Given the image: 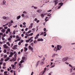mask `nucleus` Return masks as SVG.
Masks as SVG:
<instances>
[{"instance_id": "28", "label": "nucleus", "mask_w": 75, "mask_h": 75, "mask_svg": "<svg viewBox=\"0 0 75 75\" xmlns=\"http://www.w3.org/2000/svg\"><path fill=\"white\" fill-rule=\"evenodd\" d=\"M62 61L63 62H64V61H66V60H65V59L64 58H63L62 60Z\"/></svg>"}, {"instance_id": "34", "label": "nucleus", "mask_w": 75, "mask_h": 75, "mask_svg": "<svg viewBox=\"0 0 75 75\" xmlns=\"http://www.w3.org/2000/svg\"><path fill=\"white\" fill-rule=\"evenodd\" d=\"M70 72H72V68H71L70 69Z\"/></svg>"}, {"instance_id": "35", "label": "nucleus", "mask_w": 75, "mask_h": 75, "mask_svg": "<svg viewBox=\"0 0 75 75\" xmlns=\"http://www.w3.org/2000/svg\"><path fill=\"white\" fill-rule=\"evenodd\" d=\"M24 42V40H21L20 42H21V43H23Z\"/></svg>"}, {"instance_id": "22", "label": "nucleus", "mask_w": 75, "mask_h": 75, "mask_svg": "<svg viewBox=\"0 0 75 75\" xmlns=\"http://www.w3.org/2000/svg\"><path fill=\"white\" fill-rule=\"evenodd\" d=\"M29 34V33H28V32H27L26 33L25 35H27V37H29V36H28V35H29V34Z\"/></svg>"}, {"instance_id": "38", "label": "nucleus", "mask_w": 75, "mask_h": 75, "mask_svg": "<svg viewBox=\"0 0 75 75\" xmlns=\"http://www.w3.org/2000/svg\"><path fill=\"white\" fill-rule=\"evenodd\" d=\"M24 48L26 51H27V50H28V48L27 47H25Z\"/></svg>"}, {"instance_id": "17", "label": "nucleus", "mask_w": 75, "mask_h": 75, "mask_svg": "<svg viewBox=\"0 0 75 75\" xmlns=\"http://www.w3.org/2000/svg\"><path fill=\"white\" fill-rule=\"evenodd\" d=\"M10 59V58L9 57H7L6 58V59H5V61L7 62L8 61V60H9V59Z\"/></svg>"}, {"instance_id": "32", "label": "nucleus", "mask_w": 75, "mask_h": 75, "mask_svg": "<svg viewBox=\"0 0 75 75\" xmlns=\"http://www.w3.org/2000/svg\"><path fill=\"white\" fill-rule=\"evenodd\" d=\"M7 31L8 32H10V29L9 28L7 30Z\"/></svg>"}, {"instance_id": "8", "label": "nucleus", "mask_w": 75, "mask_h": 75, "mask_svg": "<svg viewBox=\"0 0 75 75\" xmlns=\"http://www.w3.org/2000/svg\"><path fill=\"white\" fill-rule=\"evenodd\" d=\"M59 4V5H60V6H59L58 7V9H59V8H61V6H62V5H63V3H60Z\"/></svg>"}, {"instance_id": "19", "label": "nucleus", "mask_w": 75, "mask_h": 75, "mask_svg": "<svg viewBox=\"0 0 75 75\" xmlns=\"http://www.w3.org/2000/svg\"><path fill=\"white\" fill-rule=\"evenodd\" d=\"M7 45H8V46L9 47L10 46V43L8 42H7L6 43Z\"/></svg>"}, {"instance_id": "30", "label": "nucleus", "mask_w": 75, "mask_h": 75, "mask_svg": "<svg viewBox=\"0 0 75 75\" xmlns=\"http://www.w3.org/2000/svg\"><path fill=\"white\" fill-rule=\"evenodd\" d=\"M1 32H2V33H4V31H5V30L4 29H3L1 30Z\"/></svg>"}, {"instance_id": "31", "label": "nucleus", "mask_w": 75, "mask_h": 75, "mask_svg": "<svg viewBox=\"0 0 75 75\" xmlns=\"http://www.w3.org/2000/svg\"><path fill=\"white\" fill-rule=\"evenodd\" d=\"M16 39H18V38H20V37H19L18 36V35H17L16 36Z\"/></svg>"}, {"instance_id": "20", "label": "nucleus", "mask_w": 75, "mask_h": 75, "mask_svg": "<svg viewBox=\"0 0 75 75\" xmlns=\"http://www.w3.org/2000/svg\"><path fill=\"white\" fill-rule=\"evenodd\" d=\"M37 11L38 12V13H40V12H41V10L40 9H39L37 10Z\"/></svg>"}, {"instance_id": "37", "label": "nucleus", "mask_w": 75, "mask_h": 75, "mask_svg": "<svg viewBox=\"0 0 75 75\" xmlns=\"http://www.w3.org/2000/svg\"><path fill=\"white\" fill-rule=\"evenodd\" d=\"M4 44V43H5V41H4V42H3V43L2 42H0V44Z\"/></svg>"}, {"instance_id": "56", "label": "nucleus", "mask_w": 75, "mask_h": 75, "mask_svg": "<svg viewBox=\"0 0 75 75\" xmlns=\"http://www.w3.org/2000/svg\"><path fill=\"white\" fill-rule=\"evenodd\" d=\"M34 9H37V7H34Z\"/></svg>"}, {"instance_id": "5", "label": "nucleus", "mask_w": 75, "mask_h": 75, "mask_svg": "<svg viewBox=\"0 0 75 75\" xmlns=\"http://www.w3.org/2000/svg\"><path fill=\"white\" fill-rule=\"evenodd\" d=\"M45 58L44 57L43 59L41 60V62H40V64L42 65L44 64V61H45Z\"/></svg>"}, {"instance_id": "1", "label": "nucleus", "mask_w": 75, "mask_h": 75, "mask_svg": "<svg viewBox=\"0 0 75 75\" xmlns=\"http://www.w3.org/2000/svg\"><path fill=\"white\" fill-rule=\"evenodd\" d=\"M62 46L60 45H57V47H55V48L54 49V51H57L58 50H59V51L61 50V49L62 48Z\"/></svg>"}, {"instance_id": "16", "label": "nucleus", "mask_w": 75, "mask_h": 75, "mask_svg": "<svg viewBox=\"0 0 75 75\" xmlns=\"http://www.w3.org/2000/svg\"><path fill=\"white\" fill-rule=\"evenodd\" d=\"M21 18V16L19 15L18 16H17L16 18L17 20H19Z\"/></svg>"}, {"instance_id": "26", "label": "nucleus", "mask_w": 75, "mask_h": 75, "mask_svg": "<svg viewBox=\"0 0 75 75\" xmlns=\"http://www.w3.org/2000/svg\"><path fill=\"white\" fill-rule=\"evenodd\" d=\"M13 35H15L16 34V30H14L13 32Z\"/></svg>"}, {"instance_id": "48", "label": "nucleus", "mask_w": 75, "mask_h": 75, "mask_svg": "<svg viewBox=\"0 0 75 75\" xmlns=\"http://www.w3.org/2000/svg\"><path fill=\"white\" fill-rule=\"evenodd\" d=\"M11 39V38H9L8 39V40L9 41H10V40Z\"/></svg>"}, {"instance_id": "25", "label": "nucleus", "mask_w": 75, "mask_h": 75, "mask_svg": "<svg viewBox=\"0 0 75 75\" xmlns=\"http://www.w3.org/2000/svg\"><path fill=\"white\" fill-rule=\"evenodd\" d=\"M20 40H21L20 38H19L18 39L15 40V42H17V41H20Z\"/></svg>"}, {"instance_id": "3", "label": "nucleus", "mask_w": 75, "mask_h": 75, "mask_svg": "<svg viewBox=\"0 0 75 75\" xmlns=\"http://www.w3.org/2000/svg\"><path fill=\"white\" fill-rule=\"evenodd\" d=\"M6 1L5 0H4L2 2H1V4L3 6V7H6L5 6H6Z\"/></svg>"}, {"instance_id": "2", "label": "nucleus", "mask_w": 75, "mask_h": 75, "mask_svg": "<svg viewBox=\"0 0 75 75\" xmlns=\"http://www.w3.org/2000/svg\"><path fill=\"white\" fill-rule=\"evenodd\" d=\"M27 58L26 56L23 57L22 58V59L20 62V63H21V64H22V63L24 62L25 61L27 60Z\"/></svg>"}, {"instance_id": "63", "label": "nucleus", "mask_w": 75, "mask_h": 75, "mask_svg": "<svg viewBox=\"0 0 75 75\" xmlns=\"http://www.w3.org/2000/svg\"><path fill=\"white\" fill-rule=\"evenodd\" d=\"M7 28H8V27H6H6H4V28H5V29H7Z\"/></svg>"}, {"instance_id": "39", "label": "nucleus", "mask_w": 75, "mask_h": 75, "mask_svg": "<svg viewBox=\"0 0 75 75\" xmlns=\"http://www.w3.org/2000/svg\"><path fill=\"white\" fill-rule=\"evenodd\" d=\"M16 57H14V58H13V61H16Z\"/></svg>"}, {"instance_id": "43", "label": "nucleus", "mask_w": 75, "mask_h": 75, "mask_svg": "<svg viewBox=\"0 0 75 75\" xmlns=\"http://www.w3.org/2000/svg\"><path fill=\"white\" fill-rule=\"evenodd\" d=\"M3 60H4L3 58H2L1 59L0 61H1V62H3Z\"/></svg>"}, {"instance_id": "4", "label": "nucleus", "mask_w": 75, "mask_h": 75, "mask_svg": "<svg viewBox=\"0 0 75 75\" xmlns=\"http://www.w3.org/2000/svg\"><path fill=\"white\" fill-rule=\"evenodd\" d=\"M3 47L4 48H6V49H9V47L7 46V45L4 44L3 45Z\"/></svg>"}, {"instance_id": "40", "label": "nucleus", "mask_w": 75, "mask_h": 75, "mask_svg": "<svg viewBox=\"0 0 75 75\" xmlns=\"http://www.w3.org/2000/svg\"><path fill=\"white\" fill-rule=\"evenodd\" d=\"M7 52V50L6 49L4 50V53H6Z\"/></svg>"}, {"instance_id": "27", "label": "nucleus", "mask_w": 75, "mask_h": 75, "mask_svg": "<svg viewBox=\"0 0 75 75\" xmlns=\"http://www.w3.org/2000/svg\"><path fill=\"white\" fill-rule=\"evenodd\" d=\"M64 58V59H65L66 61L68 60V57H66Z\"/></svg>"}, {"instance_id": "36", "label": "nucleus", "mask_w": 75, "mask_h": 75, "mask_svg": "<svg viewBox=\"0 0 75 75\" xmlns=\"http://www.w3.org/2000/svg\"><path fill=\"white\" fill-rule=\"evenodd\" d=\"M44 32H42L40 34V35H44Z\"/></svg>"}, {"instance_id": "42", "label": "nucleus", "mask_w": 75, "mask_h": 75, "mask_svg": "<svg viewBox=\"0 0 75 75\" xmlns=\"http://www.w3.org/2000/svg\"><path fill=\"white\" fill-rule=\"evenodd\" d=\"M37 38H38V37L36 36V37H35V39L36 40V39H37Z\"/></svg>"}, {"instance_id": "55", "label": "nucleus", "mask_w": 75, "mask_h": 75, "mask_svg": "<svg viewBox=\"0 0 75 75\" xmlns=\"http://www.w3.org/2000/svg\"><path fill=\"white\" fill-rule=\"evenodd\" d=\"M55 54H54L52 55V57H55Z\"/></svg>"}, {"instance_id": "7", "label": "nucleus", "mask_w": 75, "mask_h": 75, "mask_svg": "<svg viewBox=\"0 0 75 75\" xmlns=\"http://www.w3.org/2000/svg\"><path fill=\"white\" fill-rule=\"evenodd\" d=\"M53 2L54 3V5L55 6L57 5V4L58 3V0H54V1Z\"/></svg>"}, {"instance_id": "47", "label": "nucleus", "mask_w": 75, "mask_h": 75, "mask_svg": "<svg viewBox=\"0 0 75 75\" xmlns=\"http://www.w3.org/2000/svg\"><path fill=\"white\" fill-rule=\"evenodd\" d=\"M8 72V71H5L4 72V74H7V73Z\"/></svg>"}, {"instance_id": "10", "label": "nucleus", "mask_w": 75, "mask_h": 75, "mask_svg": "<svg viewBox=\"0 0 75 75\" xmlns=\"http://www.w3.org/2000/svg\"><path fill=\"white\" fill-rule=\"evenodd\" d=\"M40 61L39 60L38 61L37 63V64L36 65V67H37L38 65H39V64H40Z\"/></svg>"}, {"instance_id": "12", "label": "nucleus", "mask_w": 75, "mask_h": 75, "mask_svg": "<svg viewBox=\"0 0 75 75\" xmlns=\"http://www.w3.org/2000/svg\"><path fill=\"white\" fill-rule=\"evenodd\" d=\"M11 67H12L13 69H16V67H15V66H14V65L13 64H11Z\"/></svg>"}, {"instance_id": "46", "label": "nucleus", "mask_w": 75, "mask_h": 75, "mask_svg": "<svg viewBox=\"0 0 75 75\" xmlns=\"http://www.w3.org/2000/svg\"><path fill=\"white\" fill-rule=\"evenodd\" d=\"M21 16L22 17H24V16H25L24 15V14H22L21 15Z\"/></svg>"}, {"instance_id": "64", "label": "nucleus", "mask_w": 75, "mask_h": 75, "mask_svg": "<svg viewBox=\"0 0 75 75\" xmlns=\"http://www.w3.org/2000/svg\"><path fill=\"white\" fill-rule=\"evenodd\" d=\"M4 66H6V63H3Z\"/></svg>"}, {"instance_id": "15", "label": "nucleus", "mask_w": 75, "mask_h": 75, "mask_svg": "<svg viewBox=\"0 0 75 75\" xmlns=\"http://www.w3.org/2000/svg\"><path fill=\"white\" fill-rule=\"evenodd\" d=\"M45 16V14L42 13L41 15V16L42 18H44V17Z\"/></svg>"}, {"instance_id": "18", "label": "nucleus", "mask_w": 75, "mask_h": 75, "mask_svg": "<svg viewBox=\"0 0 75 75\" xmlns=\"http://www.w3.org/2000/svg\"><path fill=\"white\" fill-rule=\"evenodd\" d=\"M3 18L4 19V20H6V19H7V17L6 16H4L3 17Z\"/></svg>"}, {"instance_id": "59", "label": "nucleus", "mask_w": 75, "mask_h": 75, "mask_svg": "<svg viewBox=\"0 0 75 75\" xmlns=\"http://www.w3.org/2000/svg\"><path fill=\"white\" fill-rule=\"evenodd\" d=\"M43 30H44V31H46V28H44Z\"/></svg>"}, {"instance_id": "23", "label": "nucleus", "mask_w": 75, "mask_h": 75, "mask_svg": "<svg viewBox=\"0 0 75 75\" xmlns=\"http://www.w3.org/2000/svg\"><path fill=\"white\" fill-rule=\"evenodd\" d=\"M44 34H44V37H45V36H46V35H47V34H46V32H44Z\"/></svg>"}, {"instance_id": "44", "label": "nucleus", "mask_w": 75, "mask_h": 75, "mask_svg": "<svg viewBox=\"0 0 75 75\" xmlns=\"http://www.w3.org/2000/svg\"><path fill=\"white\" fill-rule=\"evenodd\" d=\"M3 34L2 33H0V37H1L2 35H3Z\"/></svg>"}, {"instance_id": "51", "label": "nucleus", "mask_w": 75, "mask_h": 75, "mask_svg": "<svg viewBox=\"0 0 75 75\" xmlns=\"http://www.w3.org/2000/svg\"><path fill=\"white\" fill-rule=\"evenodd\" d=\"M2 40H3V41H4V40H5V39L3 37H2Z\"/></svg>"}, {"instance_id": "54", "label": "nucleus", "mask_w": 75, "mask_h": 75, "mask_svg": "<svg viewBox=\"0 0 75 75\" xmlns=\"http://www.w3.org/2000/svg\"><path fill=\"white\" fill-rule=\"evenodd\" d=\"M55 67V65H54L53 66H52L51 67H50V68H54Z\"/></svg>"}, {"instance_id": "13", "label": "nucleus", "mask_w": 75, "mask_h": 75, "mask_svg": "<svg viewBox=\"0 0 75 75\" xmlns=\"http://www.w3.org/2000/svg\"><path fill=\"white\" fill-rule=\"evenodd\" d=\"M16 52H14V53L11 52L10 53V55H11L12 56V55H14V54H16Z\"/></svg>"}, {"instance_id": "50", "label": "nucleus", "mask_w": 75, "mask_h": 75, "mask_svg": "<svg viewBox=\"0 0 75 75\" xmlns=\"http://www.w3.org/2000/svg\"><path fill=\"white\" fill-rule=\"evenodd\" d=\"M23 25H25V24H26V23H25V22H24L23 23Z\"/></svg>"}, {"instance_id": "52", "label": "nucleus", "mask_w": 75, "mask_h": 75, "mask_svg": "<svg viewBox=\"0 0 75 75\" xmlns=\"http://www.w3.org/2000/svg\"><path fill=\"white\" fill-rule=\"evenodd\" d=\"M21 43L20 42H19L18 43V45H21Z\"/></svg>"}, {"instance_id": "61", "label": "nucleus", "mask_w": 75, "mask_h": 75, "mask_svg": "<svg viewBox=\"0 0 75 75\" xmlns=\"http://www.w3.org/2000/svg\"><path fill=\"white\" fill-rule=\"evenodd\" d=\"M6 36V35L5 34H4V35H2V37H3V38H4V37H5Z\"/></svg>"}, {"instance_id": "33", "label": "nucleus", "mask_w": 75, "mask_h": 75, "mask_svg": "<svg viewBox=\"0 0 75 75\" xmlns=\"http://www.w3.org/2000/svg\"><path fill=\"white\" fill-rule=\"evenodd\" d=\"M4 58H6V57H7V55L6 54H5L4 55Z\"/></svg>"}, {"instance_id": "53", "label": "nucleus", "mask_w": 75, "mask_h": 75, "mask_svg": "<svg viewBox=\"0 0 75 75\" xmlns=\"http://www.w3.org/2000/svg\"><path fill=\"white\" fill-rule=\"evenodd\" d=\"M17 64V62H15V63H14V65H16V64Z\"/></svg>"}, {"instance_id": "6", "label": "nucleus", "mask_w": 75, "mask_h": 75, "mask_svg": "<svg viewBox=\"0 0 75 75\" xmlns=\"http://www.w3.org/2000/svg\"><path fill=\"white\" fill-rule=\"evenodd\" d=\"M33 37H31L30 38V39H29L28 40H26L25 42H30V40H31V39H33Z\"/></svg>"}, {"instance_id": "24", "label": "nucleus", "mask_w": 75, "mask_h": 75, "mask_svg": "<svg viewBox=\"0 0 75 75\" xmlns=\"http://www.w3.org/2000/svg\"><path fill=\"white\" fill-rule=\"evenodd\" d=\"M33 23H32L31 25L30 26H29V28H31L33 27Z\"/></svg>"}, {"instance_id": "49", "label": "nucleus", "mask_w": 75, "mask_h": 75, "mask_svg": "<svg viewBox=\"0 0 75 75\" xmlns=\"http://www.w3.org/2000/svg\"><path fill=\"white\" fill-rule=\"evenodd\" d=\"M69 66L70 67H71V68H72V65H71V64H69Z\"/></svg>"}, {"instance_id": "29", "label": "nucleus", "mask_w": 75, "mask_h": 75, "mask_svg": "<svg viewBox=\"0 0 75 75\" xmlns=\"http://www.w3.org/2000/svg\"><path fill=\"white\" fill-rule=\"evenodd\" d=\"M23 13L25 14H27V12H26L25 11H24L23 12Z\"/></svg>"}, {"instance_id": "14", "label": "nucleus", "mask_w": 75, "mask_h": 75, "mask_svg": "<svg viewBox=\"0 0 75 75\" xmlns=\"http://www.w3.org/2000/svg\"><path fill=\"white\" fill-rule=\"evenodd\" d=\"M17 47V45H15L13 47V49L14 50H17V48H16Z\"/></svg>"}, {"instance_id": "41", "label": "nucleus", "mask_w": 75, "mask_h": 75, "mask_svg": "<svg viewBox=\"0 0 75 75\" xmlns=\"http://www.w3.org/2000/svg\"><path fill=\"white\" fill-rule=\"evenodd\" d=\"M32 30L33 32H34L35 31V28H33L32 29Z\"/></svg>"}, {"instance_id": "45", "label": "nucleus", "mask_w": 75, "mask_h": 75, "mask_svg": "<svg viewBox=\"0 0 75 75\" xmlns=\"http://www.w3.org/2000/svg\"><path fill=\"white\" fill-rule=\"evenodd\" d=\"M28 32L29 34V33H30L31 32V30H29Z\"/></svg>"}, {"instance_id": "57", "label": "nucleus", "mask_w": 75, "mask_h": 75, "mask_svg": "<svg viewBox=\"0 0 75 75\" xmlns=\"http://www.w3.org/2000/svg\"><path fill=\"white\" fill-rule=\"evenodd\" d=\"M10 23H14V22H13V21H12V20H11V21H10Z\"/></svg>"}, {"instance_id": "62", "label": "nucleus", "mask_w": 75, "mask_h": 75, "mask_svg": "<svg viewBox=\"0 0 75 75\" xmlns=\"http://www.w3.org/2000/svg\"><path fill=\"white\" fill-rule=\"evenodd\" d=\"M20 27H23V25H22V24H20Z\"/></svg>"}, {"instance_id": "58", "label": "nucleus", "mask_w": 75, "mask_h": 75, "mask_svg": "<svg viewBox=\"0 0 75 75\" xmlns=\"http://www.w3.org/2000/svg\"><path fill=\"white\" fill-rule=\"evenodd\" d=\"M33 42L34 43H35V42H37V40H35Z\"/></svg>"}, {"instance_id": "60", "label": "nucleus", "mask_w": 75, "mask_h": 75, "mask_svg": "<svg viewBox=\"0 0 75 75\" xmlns=\"http://www.w3.org/2000/svg\"><path fill=\"white\" fill-rule=\"evenodd\" d=\"M23 28H26V25H24L23 26Z\"/></svg>"}, {"instance_id": "9", "label": "nucleus", "mask_w": 75, "mask_h": 75, "mask_svg": "<svg viewBox=\"0 0 75 75\" xmlns=\"http://www.w3.org/2000/svg\"><path fill=\"white\" fill-rule=\"evenodd\" d=\"M29 50H30L31 51H33V48L31 47V46H29Z\"/></svg>"}, {"instance_id": "11", "label": "nucleus", "mask_w": 75, "mask_h": 75, "mask_svg": "<svg viewBox=\"0 0 75 75\" xmlns=\"http://www.w3.org/2000/svg\"><path fill=\"white\" fill-rule=\"evenodd\" d=\"M38 41H43V39H38L37 40Z\"/></svg>"}, {"instance_id": "21", "label": "nucleus", "mask_w": 75, "mask_h": 75, "mask_svg": "<svg viewBox=\"0 0 75 75\" xmlns=\"http://www.w3.org/2000/svg\"><path fill=\"white\" fill-rule=\"evenodd\" d=\"M33 35V33H32L30 34L29 35H28V36H29V37H30V36H32V35Z\"/></svg>"}]
</instances>
